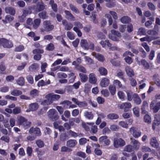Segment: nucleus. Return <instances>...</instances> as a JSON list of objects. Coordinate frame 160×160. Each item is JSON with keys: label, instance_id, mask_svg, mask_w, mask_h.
<instances>
[{"label": "nucleus", "instance_id": "obj_34", "mask_svg": "<svg viewBox=\"0 0 160 160\" xmlns=\"http://www.w3.org/2000/svg\"><path fill=\"white\" fill-rule=\"evenodd\" d=\"M76 78V76L74 73L71 72L68 74L69 82V83H73Z\"/></svg>", "mask_w": 160, "mask_h": 160}, {"label": "nucleus", "instance_id": "obj_56", "mask_svg": "<svg viewBox=\"0 0 160 160\" xmlns=\"http://www.w3.org/2000/svg\"><path fill=\"white\" fill-rule=\"evenodd\" d=\"M36 143L38 146L40 148L43 147L44 145V143L41 140H38L36 141Z\"/></svg>", "mask_w": 160, "mask_h": 160}, {"label": "nucleus", "instance_id": "obj_48", "mask_svg": "<svg viewBox=\"0 0 160 160\" xmlns=\"http://www.w3.org/2000/svg\"><path fill=\"white\" fill-rule=\"evenodd\" d=\"M110 62L113 65L115 66H118L120 65V62L119 61L115 59H111Z\"/></svg>", "mask_w": 160, "mask_h": 160}, {"label": "nucleus", "instance_id": "obj_12", "mask_svg": "<svg viewBox=\"0 0 160 160\" xmlns=\"http://www.w3.org/2000/svg\"><path fill=\"white\" fill-rule=\"evenodd\" d=\"M92 55L98 61L101 62H102L105 60V59L104 56L99 53H97L93 52L92 53Z\"/></svg>", "mask_w": 160, "mask_h": 160}, {"label": "nucleus", "instance_id": "obj_47", "mask_svg": "<svg viewBox=\"0 0 160 160\" xmlns=\"http://www.w3.org/2000/svg\"><path fill=\"white\" fill-rule=\"evenodd\" d=\"M133 150V147L131 145H128L126 146L124 149V151L128 152H131Z\"/></svg>", "mask_w": 160, "mask_h": 160}, {"label": "nucleus", "instance_id": "obj_64", "mask_svg": "<svg viewBox=\"0 0 160 160\" xmlns=\"http://www.w3.org/2000/svg\"><path fill=\"white\" fill-rule=\"evenodd\" d=\"M86 63L88 64H92L93 62V61L91 58L86 56L84 57Z\"/></svg>", "mask_w": 160, "mask_h": 160}, {"label": "nucleus", "instance_id": "obj_59", "mask_svg": "<svg viewBox=\"0 0 160 160\" xmlns=\"http://www.w3.org/2000/svg\"><path fill=\"white\" fill-rule=\"evenodd\" d=\"M101 93L104 97H108L109 95V93L108 90L103 89L101 91Z\"/></svg>", "mask_w": 160, "mask_h": 160}, {"label": "nucleus", "instance_id": "obj_61", "mask_svg": "<svg viewBox=\"0 0 160 160\" xmlns=\"http://www.w3.org/2000/svg\"><path fill=\"white\" fill-rule=\"evenodd\" d=\"M26 120L24 117L22 116L18 118L19 124L22 125Z\"/></svg>", "mask_w": 160, "mask_h": 160}, {"label": "nucleus", "instance_id": "obj_43", "mask_svg": "<svg viewBox=\"0 0 160 160\" xmlns=\"http://www.w3.org/2000/svg\"><path fill=\"white\" fill-rule=\"evenodd\" d=\"M108 89L111 95H113L115 94L116 88L115 86L110 85L109 86Z\"/></svg>", "mask_w": 160, "mask_h": 160}, {"label": "nucleus", "instance_id": "obj_40", "mask_svg": "<svg viewBox=\"0 0 160 160\" xmlns=\"http://www.w3.org/2000/svg\"><path fill=\"white\" fill-rule=\"evenodd\" d=\"M146 30L145 28H140L138 31V34L140 35H144L146 34Z\"/></svg>", "mask_w": 160, "mask_h": 160}, {"label": "nucleus", "instance_id": "obj_62", "mask_svg": "<svg viewBox=\"0 0 160 160\" xmlns=\"http://www.w3.org/2000/svg\"><path fill=\"white\" fill-rule=\"evenodd\" d=\"M57 76L59 78H66L67 77V75L64 73L58 72L57 73Z\"/></svg>", "mask_w": 160, "mask_h": 160}, {"label": "nucleus", "instance_id": "obj_24", "mask_svg": "<svg viewBox=\"0 0 160 160\" xmlns=\"http://www.w3.org/2000/svg\"><path fill=\"white\" fill-rule=\"evenodd\" d=\"M60 98V96L58 94H54L53 93H50L47 94L45 96L46 98H50L51 99L58 100Z\"/></svg>", "mask_w": 160, "mask_h": 160}, {"label": "nucleus", "instance_id": "obj_20", "mask_svg": "<svg viewBox=\"0 0 160 160\" xmlns=\"http://www.w3.org/2000/svg\"><path fill=\"white\" fill-rule=\"evenodd\" d=\"M125 71L127 75L130 77L134 76V72L133 69L129 66H127L125 68Z\"/></svg>", "mask_w": 160, "mask_h": 160}, {"label": "nucleus", "instance_id": "obj_51", "mask_svg": "<svg viewBox=\"0 0 160 160\" xmlns=\"http://www.w3.org/2000/svg\"><path fill=\"white\" fill-rule=\"evenodd\" d=\"M76 68L77 70L83 73H86L87 72L86 69L85 68L82 66H76Z\"/></svg>", "mask_w": 160, "mask_h": 160}, {"label": "nucleus", "instance_id": "obj_18", "mask_svg": "<svg viewBox=\"0 0 160 160\" xmlns=\"http://www.w3.org/2000/svg\"><path fill=\"white\" fill-rule=\"evenodd\" d=\"M109 83V80L107 78H104L101 80L100 85L102 87H107Z\"/></svg>", "mask_w": 160, "mask_h": 160}, {"label": "nucleus", "instance_id": "obj_33", "mask_svg": "<svg viewBox=\"0 0 160 160\" xmlns=\"http://www.w3.org/2000/svg\"><path fill=\"white\" fill-rule=\"evenodd\" d=\"M100 43L103 48H105L106 46H107L108 47H111L112 46L111 44L109 42L108 40L105 41L102 40Z\"/></svg>", "mask_w": 160, "mask_h": 160}, {"label": "nucleus", "instance_id": "obj_13", "mask_svg": "<svg viewBox=\"0 0 160 160\" xmlns=\"http://www.w3.org/2000/svg\"><path fill=\"white\" fill-rule=\"evenodd\" d=\"M29 132L30 133H33L37 136H40L41 135V132L40 129L38 128H33V127L30 128Z\"/></svg>", "mask_w": 160, "mask_h": 160}, {"label": "nucleus", "instance_id": "obj_29", "mask_svg": "<svg viewBox=\"0 0 160 160\" xmlns=\"http://www.w3.org/2000/svg\"><path fill=\"white\" fill-rule=\"evenodd\" d=\"M120 21L122 23L126 24L131 22V19L128 16H124L120 18Z\"/></svg>", "mask_w": 160, "mask_h": 160}, {"label": "nucleus", "instance_id": "obj_31", "mask_svg": "<svg viewBox=\"0 0 160 160\" xmlns=\"http://www.w3.org/2000/svg\"><path fill=\"white\" fill-rule=\"evenodd\" d=\"M11 94L13 96H18L22 94V92L20 90L15 89L11 90L10 92Z\"/></svg>", "mask_w": 160, "mask_h": 160}, {"label": "nucleus", "instance_id": "obj_44", "mask_svg": "<svg viewBox=\"0 0 160 160\" xmlns=\"http://www.w3.org/2000/svg\"><path fill=\"white\" fill-rule=\"evenodd\" d=\"M92 86L89 84L86 83L84 85V92L85 93H88L90 91Z\"/></svg>", "mask_w": 160, "mask_h": 160}, {"label": "nucleus", "instance_id": "obj_42", "mask_svg": "<svg viewBox=\"0 0 160 160\" xmlns=\"http://www.w3.org/2000/svg\"><path fill=\"white\" fill-rule=\"evenodd\" d=\"M151 118L150 116L148 114H146L144 117V121L146 123H150L151 122Z\"/></svg>", "mask_w": 160, "mask_h": 160}, {"label": "nucleus", "instance_id": "obj_32", "mask_svg": "<svg viewBox=\"0 0 160 160\" xmlns=\"http://www.w3.org/2000/svg\"><path fill=\"white\" fill-rule=\"evenodd\" d=\"M49 4L51 5L53 11L55 12H57L58 11L57 5L54 3V0H50Z\"/></svg>", "mask_w": 160, "mask_h": 160}, {"label": "nucleus", "instance_id": "obj_16", "mask_svg": "<svg viewBox=\"0 0 160 160\" xmlns=\"http://www.w3.org/2000/svg\"><path fill=\"white\" fill-rule=\"evenodd\" d=\"M97 81V79L94 73H91L89 75V82L92 84H95Z\"/></svg>", "mask_w": 160, "mask_h": 160}, {"label": "nucleus", "instance_id": "obj_6", "mask_svg": "<svg viewBox=\"0 0 160 160\" xmlns=\"http://www.w3.org/2000/svg\"><path fill=\"white\" fill-rule=\"evenodd\" d=\"M44 51L42 49H36L33 50L32 52L33 54H37L33 57L34 59L36 60H39L41 58V55L40 54L42 53Z\"/></svg>", "mask_w": 160, "mask_h": 160}, {"label": "nucleus", "instance_id": "obj_4", "mask_svg": "<svg viewBox=\"0 0 160 160\" xmlns=\"http://www.w3.org/2000/svg\"><path fill=\"white\" fill-rule=\"evenodd\" d=\"M2 46L4 48H10L13 46L12 42L5 38L0 39V47Z\"/></svg>", "mask_w": 160, "mask_h": 160}, {"label": "nucleus", "instance_id": "obj_50", "mask_svg": "<svg viewBox=\"0 0 160 160\" xmlns=\"http://www.w3.org/2000/svg\"><path fill=\"white\" fill-rule=\"evenodd\" d=\"M141 62L143 67L146 69H148L150 67L149 65L147 62L144 59L142 60Z\"/></svg>", "mask_w": 160, "mask_h": 160}, {"label": "nucleus", "instance_id": "obj_14", "mask_svg": "<svg viewBox=\"0 0 160 160\" xmlns=\"http://www.w3.org/2000/svg\"><path fill=\"white\" fill-rule=\"evenodd\" d=\"M29 13V11L26 10H23L22 11V14L21 16L18 17L19 21L21 22H23L25 18Z\"/></svg>", "mask_w": 160, "mask_h": 160}, {"label": "nucleus", "instance_id": "obj_26", "mask_svg": "<svg viewBox=\"0 0 160 160\" xmlns=\"http://www.w3.org/2000/svg\"><path fill=\"white\" fill-rule=\"evenodd\" d=\"M84 115L85 118L89 120H92L94 117V115L92 112L85 111L84 112Z\"/></svg>", "mask_w": 160, "mask_h": 160}, {"label": "nucleus", "instance_id": "obj_19", "mask_svg": "<svg viewBox=\"0 0 160 160\" xmlns=\"http://www.w3.org/2000/svg\"><path fill=\"white\" fill-rule=\"evenodd\" d=\"M133 98L134 102L137 104L139 105L141 103L142 100L137 94L134 93L133 95Z\"/></svg>", "mask_w": 160, "mask_h": 160}, {"label": "nucleus", "instance_id": "obj_2", "mask_svg": "<svg viewBox=\"0 0 160 160\" xmlns=\"http://www.w3.org/2000/svg\"><path fill=\"white\" fill-rule=\"evenodd\" d=\"M48 116L50 119L53 121L58 120L59 118L57 111L54 109H51L48 111Z\"/></svg>", "mask_w": 160, "mask_h": 160}, {"label": "nucleus", "instance_id": "obj_30", "mask_svg": "<svg viewBox=\"0 0 160 160\" xmlns=\"http://www.w3.org/2000/svg\"><path fill=\"white\" fill-rule=\"evenodd\" d=\"M155 39H156V38L154 37L147 36L145 37L141 38L140 40L141 42L147 41L149 42Z\"/></svg>", "mask_w": 160, "mask_h": 160}, {"label": "nucleus", "instance_id": "obj_60", "mask_svg": "<svg viewBox=\"0 0 160 160\" xmlns=\"http://www.w3.org/2000/svg\"><path fill=\"white\" fill-rule=\"evenodd\" d=\"M78 105L80 108H85L87 107V103L85 101L82 102L79 101Z\"/></svg>", "mask_w": 160, "mask_h": 160}, {"label": "nucleus", "instance_id": "obj_17", "mask_svg": "<svg viewBox=\"0 0 160 160\" xmlns=\"http://www.w3.org/2000/svg\"><path fill=\"white\" fill-rule=\"evenodd\" d=\"M62 23L63 25L64 26L65 29L67 30H70L73 26L72 24L70 23H68L66 20H62Z\"/></svg>", "mask_w": 160, "mask_h": 160}, {"label": "nucleus", "instance_id": "obj_28", "mask_svg": "<svg viewBox=\"0 0 160 160\" xmlns=\"http://www.w3.org/2000/svg\"><path fill=\"white\" fill-rule=\"evenodd\" d=\"M94 124V123L93 122H87L85 123L84 122L82 123V125L84 129L86 131H89L90 130V127L88 125L90 126H92Z\"/></svg>", "mask_w": 160, "mask_h": 160}, {"label": "nucleus", "instance_id": "obj_45", "mask_svg": "<svg viewBox=\"0 0 160 160\" xmlns=\"http://www.w3.org/2000/svg\"><path fill=\"white\" fill-rule=\"evenodd\" d=\"M133 112L134 115L137 117H139L140 116L139 108L137 107L133 109Z\"/></svg>", "mask_w": 160, "mask_h": 160}, {"label": "nucleus", "instance_id": "obj_36", "mask_svg": "<svg viewBox=\"0 0 160 160\" xmlns=\"http://www.w3.org/2000/svg\"><path fill=\"white\" fill-rule=\"evenodd\" d=\"M39 67L38 64L33 63L29 67V70L31 72H34L36 71Z\"/></svg>", "mask_w": 160, "mask_h": 160}, {"label": "nucleus", "instance_id": "obj_8", "mask_svg": "<svg viewBox=\"0 0 160 160\" xmlns=\"http://www.w3.org/2000/svg\"><path fill=\"white\" fill-rule=\"evenodd\" d=\"M118 107L120 109H124V112H127L131 108L132 105L130 102H126L119 104Z\"/></svg>", "mask_w": 160, "mask_h": 160}, {"label": "nucleus", "instance_id": "obj_39", "mask_svg": "<svg viewBox=\"0 0 160 160\" xmlns=\"http://www.w3.org/2000/svg\"><path fill=\"white\" fill-rule=\"evenodd\" d=\"M99 71L102 75L105 76L107 74V70L104 67H100L99 69Z\"/></svg>", "mask_w": 160, "mask_h": 160}, {"label": "nucleus", "instance_id": "obj_9", "mask_svg": "<svg viewBox=\"0 0 160 160\" xmlns=\"http://www.w3.org/2000/svg\"><path fill=\"white\" fill-rule=\"evenodd\" d=\"M99 142L100 143H104L106 146H109L111 143L110 140L108 139L107 136H102L99 139Z\"/></svg>", "mask_w": 160, "mask_h": 160}, {"label": "nucleus", "instance_id": "obj_3", "mask_svg": "<svg viewBox=\"0 0 160 160\" xmlns=\"http://www.w3.org/2000/svg\"><path fill=\"white\" fill-rule=\"evenodd\" d=\"M130 133L135 138H137L140 137L142 135L141 132L137 128L132 127L129 129Z\"/></svg>", "mask_w": 160, "mask_h": 160}, {"label": "nucleus", "instance_id": "obj_21", "mask_svg": "<svg viewBox=\"0 0 160 160\" xmlns=\"http://www.w3.org/2000/svg\"><path fill=\"white\" fill-rule=\"evenodd\" d=\"M131 143L133 145V148L135 150H137L139 148L141 143L138 140L134 139H132L131 141Z\"/></svg>", "mask_w": 160, "mask_h": 160}, {"label": "nucleus", "instance_id": "obj_52", "mask_svg": "<svg viewBox=\"0 0 160 160\" xmlns=\"http://www.w3.org/2000/svg\"><path fill=\"white\" fill-rule=\"evenodd\" d=\"M70 9L73 12L76 13H79V11L78 8L75 7L73 5L70 4L69 5Z\"/></svg>", "mask_w": 160, "mask_h": 160}, {"label": "nucleus", "instance_id": "obj_58", "mask_svg": "<svg viewBox=\"0 0 160 160\" xmlns=\"http://www.w3.org/2000/svg\"><path fill=\"white\" fill-rule=\"evenodd\" d=\"M27 64V63L26 62H22L21 64L18 67L17 70L19 71L22 70L24 68Z\"/></svg>", "mask_w": 160, "mask_h": 160}, {"label": "nucleus", "instance_id": "obj_37", "mask_svg": "<svg viewBox=\"0 0 160 160\" xmlns=\"http://www.w3.org/2000/svg\"><path fill=\"white\" fill-rule=\"evenodd\" d=\"M46 98L47 99L46 100H44L41 102V105L43 106L48 105L51 104L52 103L53 101L52 99H50V98Z\"/></svg>", "mask_w": 160, "mask_h": 160}, {"label": "nucleus", "instance_id": "obj_27", "mask_svg": "<svg viewBox=\"0 0 160 160\" xmlns=\"http://www.w3.org/2000/svg\"><path fill=\"white\" fill-rule=\"evenodd\" d=\"M107 117L108 119L113 120L118 119L119 117L115 113H110L107 115Z\"/></svg>", "mask_w": 160, "mask_h": 160}, {"label": "nucleus", "instance_id": "obj_1", "mask_svg": "<svg viewBox=\"0 0 160 160\" xmlns=\"http://www.w3.org/2000/svg\"><path fill=\"white\" fill-rule=\"evenodd\" d=\"M54 26L51 24L50 21H45L43 23V26L40 28V32H49L54 28Z\"/></svg>", "mask_w": 160, "mask_h": 160}, {"label": "nucleus", "instance_id": "obj_49", "mask_svg": "<svg viewBox=\"0 0 160 160\" xmlns=\"http://www.w3.org/2000/svg\"><path fill=\"white\" fill-rule=\"evenodd\" d=\"M118 124L119 126L123 128H128V124L124 121H120L119 122Z\"/></svg>", "mask_w": 160, "mask_h": 160}, {"label": "nucleus", "instance_id": "obj_57", "mask_svg": "<svg viewBox=\"0 0 160 160\" xmlns=\"http://www.w3.org/2000/svg\"><path fill=\"white\" fill-rule=\"evenodd\" d=\"M106 6L110 8H113L116 5V3L113 1L110 2L106 3Z\"/></svg>", "mask_w": 160, "mask_h": 160}, {"label": "nucleus", "instance_id": "obj_25", "mask_svg": "<svg viewBox=\"0 0 160 160\" xmlns=\"http://www.w3.org/2000/svg\"><path fill=\"white\" fill-rule=\"evenodd\" d=\"M88 42L85 39H82L80 42V45L84 49L88 50Z\"/></svg>", "mask_w": 160, "mask_h": 160}, {"label": "nucleus", "instance_id": "obj_53", "mask_svg": "<svg viewBox=\"0 0 160 160\" xmlns=\"http://www.w3.org/2000/svg\"><path fill=\"white\" fill-rule=\"evenodd\" d=\"M111 32L112 34L116 36H117V38H121V33L119 32L116 31L115 30H111Z\"/></svg>", "mask_w": 160, "mask_h": 160}, {"label": "nucleus", "instance_id": "obj_38", "mask_svg": "<svg viewBox=\"0 0 160 160\" xmlns=\"http://www.w3.org/2000/svg\"><path fill=\"white\" fill-rule=\"evenodd\" d=\"M18 85L20 86H23L25 83V80L22 77H20L16 81Z\"/></svg>", "mask_w": 160, "mask_h": 160}, {"label": "nucleus", "instance_id": "obj_46", "mask_svg": "<svg viewBox=\"0 0 160 160\" xmlns=\"http://www.w3.org/2000/svg\"><path fill=\"white\" fill-rule=\"evenodd\" d=\"M105 17L108 19V21L109 25L111 26L112 25L113 20L110 14H106L105 15Z\"/></svg>", "mask_w": 160, "mask_h": 160}, {"label": "nucleus", "instance_id": "obj_41", "mask_svg": "<svg viewBox=\"0 0 160 160\" xmlns=\"http://www.w3.org/2000/svg\"><path fill=\"white\" fill-rule=\"evenodd\" d=\"M81 81L82 82H85L88 80V77L87 75L83 73H80L79 74Z\"/></svg>", "mask_w": 160, "mask_h": 160}, {"label": "nucleus", "instance_id": "obj_55", "mask_svg": "<svg viewBox=\"0 0 160 160\" xmlns=\"http://www.w3.org/2000/svg\"><path fill=\"white\" fill-rule=\"evenodd\" d=\"M0 139L7 143H8L10 141V138L7 136L4 135L2 136Z\"/></svg>", "mask_w": 160, "mask_h": 160}, {"label": "nucleus", "instance_id": "obj_35", "mask_svg": "<svg viewBox=\"0 0 160 160\" xmlns=\"http://www.w3.org/2000/svg\"><path fill=\"white\" fill-rule=\"evenodd\" d=\"M41 22V20L39 19H36L33 22L32 26L33 28L37 29L39 25Z\"/></svg>", "mask_w": 160, "mask_h": 160}, {"label": "nucleus", "instance_id": "obj_5", "mask_svg": "<svg viewBox=\"0 0 160 160\" xmlns=\"http://www.w3.org/2000/svg\"><path fill=\"white\" fill-rule=\"evenodd\" d=\"M114 146L115 148L122 147L125 144V142L121 138H115L113 141Z\"/></svg>", "mask_w": 160, "mask_h": 160}, {"label": "nucleus", "instance_id": "obj_63", "mask_svg": "<svg viewBox=\"0 0 160 160\" xmlns=\"http://www.w3.org/2000/svg\"><path fill=\"white\" fill-rule=\"evenodd\" d=\"M38 15L40 18H42L43 19H45L47 17V16L46 15V12L45 11L39 13L38 14Z\"/></svg>", "mask_w": 160, "mask_h": 160}, {"label": "nucleus", "instance_id": "obj_7", "mask_svg": "<svg viewBox=\"0 0 160 160\" xmlns=\"http://www.w3.org/2000/svg\"><path fill=\"white\" fill-rule=\"evenodd\" d=\"M155 101H152L150 105V108L151 109H152L153 112L154 113L157 112L160 109V102L157 103L155 106H154Z\"/></svg>", "mask_w": 160, "mask_h": 160}, {"label": "nucleus", "instance_id": "obj_10", "mask_svg": "<svg viewBox=\"0 0 160 160\" xmlns=\"http://www.w3.org/2000/svg\"><path fill=\"white\" fill-rule=\"evenodd\" d=\"M28 108H29L26 111V112H27L36 111L39 108V105L36 102L32 103L29 105Z\"/></svg>", "mask_w": 160, "mask_h": 160}, {"label": "nucleus", "instance_id": "obj_23", "mask_svg": "<svg viewBox=\"0 0 160 160\" xmlns=\"http://www.w3.org/2000/svg\"><path fill=\"white\" fill-rule=\"evenodd\" d=\"M5 11L7 13H9L11 15L13 16L15 13V10L12 7H7L5 9Z\"/></svg>", "mask_w": 160, "mask_h": 160}, {"label": "nucleus", "instance_id": "obj_54", "mask_svg": "<svg viewBox=\"0 0 160 160\" xmlns=\"http://www.w3.org/2000/svg\"><path fill=\"white\" fill-rule=\"evenodd\" d=\"M38 94V91L36 89L32 90L30 92V95L32 97L37 96Z\"/></svg>", "mask_w": 160, "mask_h": 160}, {"label": "nucleus", "instance_id": "obj_15", "mask_svg": "<svg viewBox=\"0 0 160 160\" xmlns=\"http://www.w3.org/2000/svg\"><path fill=\"white\" fill-rule=\"evenodd\" d=\"M77 142L75 139H70L67 141L66 145L69 148H73L77 144Z\"/></svg>", "mask_w": 160, "mask_h": 160}, {"label": "nucleus", "instance_id": "obj_11", "mask_svg": "<svg viewBox=\"0 0 160 160\" xmlns=\"http://www.w3.org/2000/svg\"><path fill=\"white\" fill-rule=\"evenodd\" d=\"M151 145L153 147L156 148L158 150H160L158 143L155 137H152L150 140Z\"/></svg>", "mask_w": 160, "mask_h": 160}, {"label": "nucleus", "instance_id": "obj_22", "mask_svg": "<svg viewBox=\"0 0 160 160\" xmlns=\"http://www.w3.org/2000/svg\"><path fill=\"white\" fill-rule=\"evenodd\" d=\"M64 13L66 15V18L70 21H74L75 20V18L68 11L65 10Z\"/></svg>", "mask_w": 160, "mask_h": 160}]
</instances>
